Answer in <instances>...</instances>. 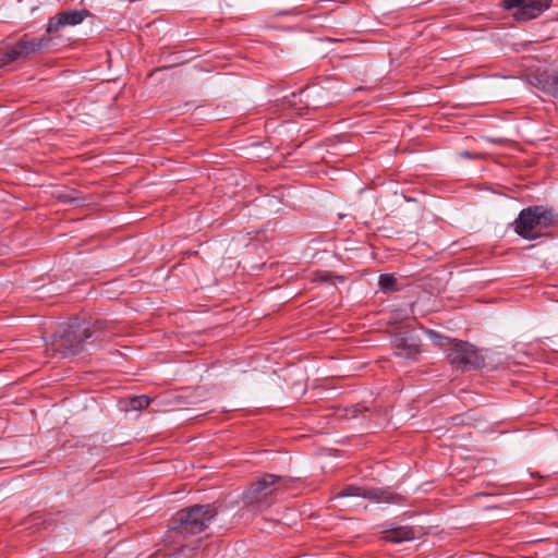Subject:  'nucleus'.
I'll return each instance as SVG.
<instances>
[{"mask_svg":"<svg viewBox=\"0 0 558 558\" xmlns=\"http://www.w3.org/2000/svg\"><path fill=\"white\" fill-rule=\"evenodd\" d=\"M102 329L100 323L89 325L86 323H74L68 325L64 328L63 333L54 342V348L59 350L64 356L75 355L84 351V343L87 339L96 337V339L104 340L100 338L98 332Z\"/></svg>","mask_w":558,"mask_h":558,"instance_id":"nucleus-3","label":"nucleus"},{"mask_svg":"<svg viewBox=\"0 0 558 558\" xmlns=\"http://www.w3.org/2000/svg\"><path fill=\"white\" fill-rule=\"evenodd\" d=\"M217 515L214 505H194L178 511L172 518L171 525L163 535V543L173 553L193 551L201 543L211 520Z\"/></svg>","mask_w":558,"mask_h":558,"instance_id":"nucleus-1","label":"nucleus"},{"mask_svg":"<svg viewBox=\"0 0 558 558\" xmlns=\"http://www.w3.org/2000/svg\"><path fill=\"white\" fill-rule=\"evenodd\" d=\"M395 355L404 360H415L420 354V345L412 336L398 335L393 338Z\"/></svg>","mask_w":558,"mask_h":558,"instance_id":"nucleus-8","label":"nucleus"},{"mask_svg":"<svg viewBox=\"0 0 558 558\" xmlns=\"http://www.w3.org/2000/svg\"><path fill=\"white\" fill-rule=\"evenodd\" d=\"M282 478L274 474H266L252 483L243 493L245 505L256 506L258 509L268 508L272 502L276 493L280 489Z\"/></svg>","mask_w":558,"mask_h":558,"instance_id":"nucleus-4","label":"nucleus"},{"mask_svg":"<svg viewBox=\"0 0 558 558\" xmlns=\"http://www.w3.org/2000/svg\"><path fill=\"white\" fill-rule=\"evenodd\" d=\"M553 0H529L519 12V19L531 20L537 17L542 12L548 9Z\"/></svg>","mask_w":558,"mask_h":558,"instance_id":"nucleus-10","label":"nucleus"},{"mask_svg":"<svg viewBox=\"0 0 558 558\" xmlns=\"http://www.w3.org/2000/svg\"><path fill=\"white\" fill-rule=\"evenodd\" d=\"M378 286L384 292L396 291L398 289L397 279L391 274L380 275L378 279Z\"/></svg>","mask_w":558,"mask_h":558,"instance_id":"nucleus-13","label":"nucleus"},{"mask_svg":"<svg viewBox=\"0 0 558 558\" xmlns=\"http://www.w3.org/2000/svg\"><path fill=\"white\" fill-rule=\"evenodd\" d=\"M428 333H429V336H430V337H437V338L439 337V336H438L435 331H433V330H430Z\"/></svg>","mask_w":558,"mask_h":558,"instance_id":"nucleus-17","label":"nucleus"},{"mask_svg":"<svg viewBox=\"0 0 558 558\" xmlns=\"http://www.w3.org/2000/svg\"><path fill=\"white\" fill-rule=\"evenodd\" d=\"M89 11L86 9L69 10L60 12L49 17L46 25V33L50 35L58 34L66 27H73L83 23L89 16Z\"/></svg>","mask_w":558,"mask_h":558,"instance_id":"nucleus-7","label":"nucleus"},{"mask_svg":"<svg viewBox=\"0 0 558 558\" xmlns=\"http://www.w3.org/2000/svg\"><path fill=\"white\" fill-rule=\"evenodd\" d=\"M532 84L545 94L558 98V74H538Z\"/></svg>","mask_w":558,"mask_h":558,"instance_id":"nucleus-9","label":"nucleus"},{"mask_svg":"<svg viewBox=\"0 0 558 558\" xmlns=\"http://www.w3.org/2000/svg\"><path fill=\"white\" fill-rule=\"evenodd\" d=\"M513 226L521 238L535 240L545 235L547 228L558 226V214L546 206H530L520 211Z\"/></svg>","mask_w":558,"mask_h":558,"instance_id":"nucleus-2","label":"nucleus"},{"mask_svg":"<svg viewBox=\"0 0 558 558\" xmlns=\"http://www.w3.org/2000/svg\"><path fill=\"white\" fill-rule=\"evenodd\" d=\"M52 39L50 37L28 38L25 36L13 46L9 47L4 53L7 62L25 60L31 54L40 52L50 47Z\"/></svg>","mask_w":558,"mask_h":558,"instance_id":"nucleus-6","label":"nucleus"},{"mask_svg":"<svg viewBox=\"0 0 558 558\" xmlns=\"http://www.w3.org/2000/svg\"><path fill=\"white\" fill-rule=\"evenodd\" d=\"M364 498L379 502H393L398 496L381 488H365Z\"/></svg>","mask_w":558,"mask_h":558,"instance_id":"nucleus-12","label":"nucleus"},{"mask_svg":"<svg viewBox=\"0 0 558 558\" xmlns=\"http://www.w3.org/2000/svg\"><path fill=\"white\" fill-rule=\"evenodd\" d=\"M449 363L461 372H470L482 367L485 363L483 355L471 343L454 341L447 350Z\"/></svg>","mask_w":558,"mask_h":558,"instance_id":"nucleus-5","label":"nucleus"},{"mask_svg":"<svg viewBox=\"0 0 558 558\" xmlns=\"http://www.w3.org/2000/svg\"><path fill=\"white\" fill-rule=\"evenodd\" d=\"M525 0H504V5L507 10L523 5Z\"/></svg>","mask_w":558,"mask_h":558,"instance_id":"nucleus-16","label":"nucleus"},{"mask_svg":"<svg viewBox=\"0 0 558 558\" xmlns=\"http://www.w3.org/2000/svg\"><path fill=\"white\" fill-rule=\"evenodd\" d=\"M364 492L365 488L350 485L345 488H343L341 492L337 494V498H343V497H363L364 498Z\"/></svg>","mask_w":558,"mask_h":558,"instance_id":"nucleus-15","label":"nucleus"},{"mask_svg":"<svg viewBox=\"0 0 558 558\" xmlns=\"http://www.w3.org/2000/svg\"><path fill=\"white\" fill-rule=\"evenodd\" d=\"M150 403V399L147 396H136L130 399L129 405L133 411H141L147 408Z\"/></svg>","mask_w":558,"mask_h":558,"instance_id":"nucleus-14","label":"nucleus"},{"mask_svg":"<svg viewBox=\"0 0 558 558\" xmlns=\"http://www.w3.org/2000/svg\"><path fill=\"white\" fill-rule=\"evenodd\" d=\"M414 537V530L410 526H397L384 532V538L396 544L412 541Z\"/></svg>","mask_w":558,"mask_h":558,"instance_id":"nucleus-11","label":"nucleus"}]
</instances>
